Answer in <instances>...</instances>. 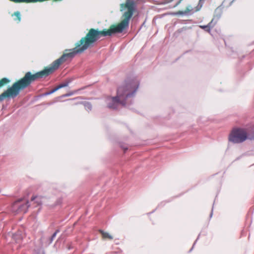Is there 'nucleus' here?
I'll return each instance as SVG.
<instances>
[{
    "label": "nucleus",
    "instance_id": "obj_1",
    "mask_svg": "<svg viewBox=\"0 0 254 254\" xmlns=\"http://www.w3.org/2000/svg\"><path fill=\"white\" fill-rule=\"evenodd\" d=\"M126 5L127 9V11L123 15V20L118 26H112L107 31H98L93 29H90L86 36L81 39L80 44L77 45L73 49L65 50V53L62 56L52 63L51 66L54 71L58 69L62 63L71 60L76 54L81 53L89 47L92 46L102 36H111L115 33H121L127 27L135 7L134 2L130 0H127Z\"/></svg>",
    "mask_w": 254,
    "mask_h": 254
},
{
    "label": "nucleus",
    "instance_id": "obj_2",
    "mask_svg": "<svg viewBox=\"0 0 254 254\" xmlns=\"http://www.w3.org/2000/svg\"><path fill=\"white\" fill-rule=\"evenodd\" d=\"M54 71V70L51 65L44 70L33 75H31L30 72L26 73L23 78L15 83L10 88L0 95V101L3 100L6 97L12 98L15 97L21 89L28 86L32 81L39 78L47 76Z\"/></svg>",
    "mask_w": 254,
    "mask_h": 254
},
{
    "label": "nucleus",
    "instance_id": "obj_3",
    "mask_svg": "<svg viewBox=\"0 0 254 254\" xmlns=\"http://www.w3.org/2000/svg\"><path fill=\"white\" fill-rule=\"evenodd\" d=\"M139 84L136 80L132 79L126 81L118 87L116 97H108L106 99L108 107L115 109L119 105L125 106L127 99L134 94Z\"/></svg>",
    "mask_w": 254,
    "mask_h": 254
},
{
    "label": "nucleus",
    "instance_id": "obj_4",
    "mask_svg": "<svg viewBox=\"0 0 254 254\" xmlns=\"http://www.w3.org/2000/svg\"><path fill=\"white\" fill-rule=\"evenodd\" d=\"M248 138L246 130L241 128L233 129L229 135V140L234 143H242Z\"/></svg>",
    "mask_w": 254,
    "mask_h": 254
},
{
    "label": "nucleus",
    "instance_id": "obj_5",
    "mask_svg": "<svg viewBox=\"0 0 254 254\" xmlns=\"http://www.w3.org/2000/svg\"><path fill=\"white\" fill-rule=\"evenodd\" d=\"M29 202L27 200L15 201L12 206V210L16 213H26L29 207Z\"/></svg>",
    "mask_w": 254,
    "mask_h": 254
},
{
    "label": "nucleus",
    "instance_id": "obj_6",
    "mask_svg": "<svg viewBox=\"0 0 254 254\" xmlns=\"http://www.w3.org/2000/svg\"><path fill=\"white\" fill-rule=\"evenodd\" d=\"M42 197L40 196H35L31 198V200L34 203H37L38 205H40L42 203Z\"/></svg>",
    "mask_w": 254,
    "mask_h": 254
},
{
    "label": "nucleus",
    "instance_id": "obj_7",
    "mask_svg": "<svg viewBox=\"0 0 254 254\" xmlns=\"http://www.w3.org/2000/svg\"><path fill=\"white\" fill-rule=\"evenodd\" d=\"M100 232L102 234V237L104 239H109L110 240L113 239V237L108 233L104 232L103 231H101Z\"/></svg>",
    "mask_w": 254,
    "mask_h": 254
},
{
    "label": "nucleus",
    "instance_id": "obj_8",
    "mask_svg": "<svg viewBox=\"0 0 254 254\" xmlns=\"http://www.w3.org/2000/svg\"><path fill=\"white\" fill-rule=\"evenodd\" d=\"M13 239L16 243H20L22 239L21 235L19 234H14L13 235Z\"/></svg>",
    "mask_w": 254,
    "mask_h": 254
},
{
    "label": "nucleus",
    "instance_id": "obj_9",
    "mask_svg": "<svg viewBox=\"0 0 254 254\" xmlns=\"http://www.w3.org/2000/svg\"><path fill=\"white\" fill-rule=\"evenodd\" d=\"M212 22V20L207 25L200 26V27L202 28V29H206V31H207L208 32H210V26H211V24Z\"/></svg>",
    "mask_w": 254,
    "mask_h": 254
},
{
    "label": "nucleus",
    "instance_id": "obj_10",
    "mask_svg": "<svg viewBox=\"0 0 254 254\" xmlns=\"http://www.w3.org/2000/svg\"><path fill=\"white\" fill-rule=\"evenodd\" d=\"M15 16L14 20L17 21L18 22H19L20 21L21 18H20V14L19 12H15L14 15Z\"/></svg>",
    "mask_w": 254,
    "mask_h": 254
},
{
    "label": "nucleus",
    "instance_id": "obj_11",
    "mask_svg": "<svg viewBox=\"0 0 254 254\" xmlns=\"http://www.w3.org/2000/svg\"><path fill=\"white\" fill-rule=\"evenodd\" d=\"M9 81L6 78H3L0 81V87L2 86L4 84L8 82Z\"/></svg>",
    "mask_w": 254,
    "mask_h": 254
},
{
    "label": "nucleus",
    "instance_id": "obj_12",
    "mask_svg": "<svg viewBox=\"0 0 254 254\" xmlns=\"http://www.w3.org/2000/svg\"><path fill=\"white\" fill-rule=\"evenodd\" d=\"M85 108L86 110L90 111L92 109V105L89 103H86L84 104Z\"/></svg>",
    "mask_w": 254,
    "mask_h": 254
},
{
    "label": "nucleus",
    "instance_id": "obj_13",
    "mask_svg": "<svg viewBox=\"0 0 254 254\" xmlns=\"http://www.w3.org/2000/svg\"><path fill=\"white\" fill-rule=\"evenodd\" d=\"M68 82H66V83H62V84H60L59 86H58L57 87V88H59V89H60V88H62L63 87H66L68 85Z\"/></svg>",
    "mask_w": 254,
    "mask_h": 254
},
{
    "label": "nucleus",
    "instance_id": "obj_14",
    "mask_svg": "<svg viewBox=\"0 0 254 254\" xmlns=\"http://www.w3.org/2000/svg\"><path fill=\"white\" fill-rule=\"evenodd\" d=\"M58 89H59V88L56 87V88L53 89V90H52L51 91L45 93V95H48L52 94V93H54L55 91H56L57 90H58Z\"/></svg>",
    "mask_w": 254,
    "mask_h": 254
},
{
    "label": "nucleus",
    "instance_id": "obj_15",
    "mask_svg": "<svg viewBox=\"0 0 254 254\" xmlns=\"http://www.w3.org/2000/svg\"><path fill=\"white\" fill-rule=\"evenodd\" d=\"M56 234H57V232H55L53 234V236H52V239H53L54 237H56Z\"/></svg>",
    "mask_w": 254,
    "mask_h": 254
}]
</instances>
